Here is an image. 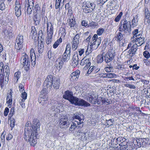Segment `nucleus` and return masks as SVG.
I'll list each match as a JSON object with an SVG mask.
<instances>
[{
    "mask_svg": "<svg viewBox=\"0 0 150 150\" xmlns=\"http://www.w3.org/2000/svg\"><path fill=\"white\" fill-rule=\"evenodd\" d=\"M145 13V18L144 23L145 24H148L149 25L150 23V13L148 8H145L144 10Z\"/></svg>",
    "mask_w": 150,
    "mask_h": 150,
    "instance_id": "18",
    "label": "nucleus"
},
{
    "mask_svg": "<svg viewBox=\"0 0 150 150\" xmlns=\"http://www.w3.org/2000/svg\"><path fill=\"white\" fill-rule=\"evenodd\" d=\"M12 90H10V93L7 94V96L6 102L10 105H11L12 103Z\"/></svg>",
    "mask_w": 150,
    "mask_h": 150,
    "instance_id": "27",
    "label": "nucleus"
},
{
    "mask_svg": "<svg viewBox=\"0 0 150 150\" xmlns=\"http://www.w3.org/2000/svg\"><path fill=\"white\" fill-rule=\"evenodd\" d=\"M73 104H74L76 105L84 106L85 107H87L90 105V104L84 100L79 99L76 97L73 102Z\"/></svg>",
    "mask_w": 150,
    "mask_h": 150,
    "instance_id": "12",
    "label": "nucleus"
},
{
    "mask_svg": "<svg viewBox=\"0 0 150 150\" xmlns=\"http://www.w3.org/2000/svg\"><path fill=\"white\" fill-rule=\"evenodd\" d=\"M72 123V124L71 125V127L69 128V131H71V132H74L75 130L77 128V126H76V125H77L76 123L73 122Z\"/></svg>",
    "mask_w": 150,
    "mask_h": 150,
    "instance_id": "42",
    "label": "nucleus"
},
{
    "mask_svg": "<svg viewBox=\"0 0 150 150\" xmlns=\"http://www.w3.org/2000/svg\"><path fill=\"white\" fill-rule=\"evenodd\" d=\"M80 74V71L79 70H76L73 72L71 74V76L73 79L77 80L79 77Z\"/></svg>",
    "mask_w": 150,
    "mask_h": 150,
    "instance_id": "29",
    "label": "nucleus"
},
{
    "mask_svg": "<svg viewBox=\"0 0 150 150\" xmlns=\"http://www.w3.org/2000/svg\"><path fill=\"white\" fill-rule=\"evenodd\" d=\"M60 104L58 103L57 102L55 103V104L52 105L48 111V116L50 115L52 117L54 116L57 113L59 112L60 111Z\"/></svg>",
    "mask_w": 150,
    "mask_h": 150,
    "instance_id": "5",
    "label": "nucleus"
},
{
    "mask_svg": "<svg viewBox=\"0 0 150 150\" xmlns=\"http://www.w3.org/2000/svg\"><path fill=\"white\" fill-rule=\"evenodd\" d=\"M53 81L54 80L52 76V75H48L44 81V85L47 88L50 87L52 85Z\"/></svg>",
    "mask_w": 150,
    "mask_h": 150,
    "instance_id": "17",
    "label": "nucleus"
},
{
    "mask_svg": "<svg viewBox=\"0 0 150 150\" xmlns=\"http://www.w3.org/2000/svg\"><path fill=\"white\" fill-rule=\"evenodd\" d=\"M47 35L51 36L53 35V28L52 23L50 22L47 23Z\"/></svg>",
    "mask_w": 150,
    "mask_h": 150,
    "instance_id": "23",
    "label": "nucleus"
},
{
    "mask_svg": "<svg viewBox=\"0 0 150 150\" xmlns=\"http://www.w3.org/2000/svg\"><path fill=\"white\" fill-rule=\"evenodd\" d=\"M57 62L58 63L57 65V69L59 70L62 68L65 62L62 60L61 57H60L57 59Z\"/></svg>",
    "mask_w": 150,
    "mask_h": 150,
    "instance_id": "25",
    "label": "nucleus"
},
{
    "mask_svg": "<svg viewBox=\"0 0 150 150\" xmlns=\"http://www.w3.org/2000/svg\"><path fill=\"white\" fill-rule=\"evenodd\" d=\"M122 15V12H120L119 14L115 18V21L116 22H118L120 21Z\"/></svg>",
    "mask_w": 150,
    "mask_h": 150,
    "instance_id": "51",
    "label": "nucleus"
},
{
    "mask_svg": "<svg viewBox=\"0 0 150 150\" xmlns=\"http://www.w3.org/2000/svg\"><path fill=\"white\" fill-rule=\"evenodd\" d=\"M125 86L126 87H129L130 88L134 89L136 87L134 85H131L130 84H125Z\"/></svg>",
    "mask_w": 150,
    "mask_h": 150,
    "instance_id": "58",
    "label": "nucleus"
},
{
    "mask_svg": "<svg viewBox=\"0 0 150 150\" xmlns=\"http://www.w3.org/2000/svg\"><path fill=\"white\" fill-rule=\"evenodd\" d=\"M21 76V73L19 71L16 72L14 74V81L16 83L17 82L18 80L20 78Z\"/></svg>",
    "mask_w": 150,
    "mask_h": 150,
    "instance_id": "33",
    "label": "nucleus"
},
{
    "mask_svg": "<svg viewBox=\"0 0 150 150\" xmlns=\"http://www.w3.org/2000/svg\"><path fill=\"white\" fill-rule=\"evenodd\" d=\"M80 35L76 34L73 38L71 42V47L73 49L76 50L79 44Z\"/></svg>",
    "mask_w": 150,
    "mask_h": 150,
    "instance_id": "11",
    "label": "nucleus"
},
{
    "mask_svg": "<svg viewBox=\"0 0 150 150\" xmlns=\"http://www.w3.org/2000/svg\"><path fill=\"white\" fill-rule=\"evenodd\" d=\"M70 55V54L64 53L62 57H61L62 60L64 62H67L69 59Z\"/></svg>",
    "mask_w": 150,
    "mask_h": 150,
    "instance_id": "34",
    "label": "nucleus"
},
{
    "mask_svg": "<svg viewBox=\"0 0 150 150\" xmlns=\"http://www.w3.org/2000/svg\"><path fill=\"white\" fill-rule=\"evenodd\" d=\"M81 126L80 125L77 126V128L73 132L74 135L76 137H78L79 139L81 140H86V139L85 132H83L82 129L79 127Z\"/></svg>",
    "mask_w": 150,
    "mask_h": 150,
    "instance_id": "4",
    "label": "nucleus"
},
{
    "mask_svg": "<svg viewBox=\"0 0 150 150\" xmlns=\"http://www.w3.org/2000/svg\"><path fill=\"white\" fill-rule=\"evenodd\" d=\"M21 62L22 64L24 66H25L28 67L30 65V59L26 54L23 53Z\"/></svg>",
    "mask_w": 150,
    "mask_h": 150,
    "instance_id": "14",
    "label": "nucleus"
},
{
    "mask_svg": "<svg viewBox=\"0 0 150 150\" xmlns=\"http://www.w3.org/2000/svg\"><path fill=\"white\" fill-rule=\"evenodd\" d=\"M30 124V122H28L26 124L24 138L26 141L30 142L31 146H34L36 144L35 139L38 134L37 131L39 130L40 124L39 120L35 119L33 120V125L29 129L28 127Z\"/></svg>",
    "mask_w": 150,
    "mask_h": 150,
    "instance_id": "1",
    "label": "nucleus"
},
{
    "mask_svg": "<svg viewBox=\"0 0 150 150\" xmlns=\"http://www.w3.org/2000/svg\"><path fill=\"white\" fill-rule=\"evenodd\" d=\"M63 98L68 100L71 104H73V102L76 98V97L73 96L72 93L68 91H66L65 92V94L63 96Z\"/></svg>",
    "mask_w": 150,
    "mask_h": 150,
    "instance_id": "10",
    "label": "nucleus"
},
{
    "mask_svg": "<svg viewBox=\"0 0 150 150\" xmlns=\"http://www.w3.org/2000/svg\"><path fill=\"white\" fill-rule=\"evenodd\" d=\"M113 69V67H107L105 68V70L107 72H111Z\"/></svg>",
    "mask_w": 150,
    "mask_h": 150,
    "instance_id": "57",
    "label": "nucleus"
},
{
    "mask_svg": "<svg viewBox=\"0 0 150 150\" xmlns=\"http://www.w3.org/2000/svg\"><path fill=\"white\" fill-rule=\"evenodd\" d=\"M138 15H136L133 17V18L132 20V24L131 26L132 27H134L136 26L137 25V23L138 21Z\"/></svg>",
    "mask_w": 150,
    "mask_h": 150,
    "instance_id": "35",
    "label": "nucleus"
},
{
    "mask_svg": "<svg viewBox=\"0 0 150 150\" xmlns=\"http://www.w3.org/2000/svg\"><path fill=\"white\" fill-rule=\"evenodd\" d=\"M52 35L51 36L48 35L47 39L46 40V43L47 44H50L52 40Z\"/></svg>",
    "mask_w": 150,
    "mask_h": 150,
    "instance_id": "48",
    "label": "nucleus"
},
{
    "mask_svg": "<svg viewBox=\"0 0 150 150\" xmlns=\"http://www.w3.org/2000/svg\"><path fill=\"white\" fill-rule=\"evenodd\" d=\"M106 123L107 124V125H108L109 126H111L114 123H113V120H112L111 119H110L109 120H106Z\"/></svg>",
    "mask_w": 150,
    "mask_h": 150,
    "instance_id": "54",
    "label": "nucleus"
},
{
    "mask_svg": "<svg viewBox=\"0 0 150 150\" xmlns=\"http://www.w3.org/2000/svg\"><path fill=\"white\" fill-rule=\"evenodd\" d=\"M101 38H99L98 39L95 40L94 42H91L89 44L92 50H95L98 47L101 43Z\"/></svg>",
    "mask_w": 150,
    "mask_h": 150,
    "instance_id": "16",
    "label": "nucleus"
},
{
    "mask_svg": "<svg viewBox=\"0 0 150 150\" xmlns=\"http://www.w3.org/2000/svg\"><path fill=\"white\" fill-rule=\"evenodd\" d=\"M9 111V109L7 107H6L5 108L4 112V115L5 116H6L7 115Z\"/></svg>",
    "mask_w": 150,
    "mask_h": 150,
    "instance_id": "63",
    "label": "nucleus"
},
{
    "mask_svg": "<svg viewBox=\"0 0 150 150\" xmlns=\"http://www.w3.org/2000/svg\"><path fill=\"white\" fill-rule=\"evenodd\" d=\"M107 78H112L116 77L117 75L114 73H107Z\"/></svg>",
    "mask_w": 150,
    "mask_h": 150,
    "instance_id": "49",
    "label": "nucleus"
},
{
    "mask_svg": "<svg viewBox=\"0 0 150 150\" xmlns=\"http://www.w3.org/2000/svg\"><path fill=\"white\" fill-rule=\"evenodd\" d=\"M39 102L42 105H44L45 104H47V100L46 101L45 100H44V99L43 100H39Z\"/></svg>",
    "mask_w": 150,
    "mask_h": 150,
    "instance_id": "56",
    "label": "nucleus"
},
{
    "mask_svg": "<svg viewBox=\"0 0 150 150\" xmlns=\"http://www.w3.org/2000/svg\"><path fill=\"white\" fill-rule=\"evenodd\" d=\"M72 62V65L74 67H76L79 63V58L77 54H74L73 56Z\"/></svg>",
    "mask_w": 150,
    "mask_h": 150,
    "instance_id": "22",
    "label": "nucleus"
},
{
    "mask_svg": "<svg viewBox=\"0 0 150 150\" xmlns=\"http://www.w3.org/2000/svg\"><path fill=\"white\" fill-rule=\"evenodd\" d=\"M23 37L19 34L16 40L15 44V49L17 52H19L22 49L23 46Z\"/></svg>",
    "mask_w": 150,
    "mask_h": 150,
    "instance_id": "6",
    "label": "nucleus"
},
{
    "mask_svg": "<svg viewBox=\"0 0 150 150\" xmlns=\"http://www.w3.org/2000/svg\"><path fill=\"white\" fill-rule=\"evenodd\" d=\"M87 94L89 99V102L94 104H96V101H97L98 99L97 96L96 95L94 94L92 92H89Z\"/></svg>",
    "mask_w": 150,
    "mask_h": 150,
    "instance_id": "15",
    "label": "nucleus"
},
{
    "mask_svg": "<svg viewBox=\"0 0 150 150\" xmlns=\"http://www.w3.org/2000/svg\"><path fill=\"white\" fill-rule=\"evenodd\" d=\"M104 29L103 28L98 29L96 33L98 35H101L104 32Z\"/></svg>",
    "mask_w": 150,
    "mask_h": 150,
    "instance_id": "50",
    "label": "nucleus"
},
{
    "mask_svg": "<svg viewBox=\"0 0 150 150\" xmlns=\"http://www.w3.org/2000/svg\"><path fill=\"white\" fill-rule=\"evenodd\" d=\"M90 58H86L84 57L82 59L80 63V65L81 66H83L86 65L84 68L86 69L88 68L90 66L91 63L90 62Z\"/></svg>",
    "mask_w": 150,
    "mask_h": 150,
    "instance_id": "20",
    "label": "nucleus"
},
{
    "mask_svg": "<svg viewBox=\"0 0 150 150\" xmlns=\"http://www.w3.org/2000/svg\"><path fill=\"white\" fill-rule=\"evenodd\" d=\"M124 38V35L121 33L118 32L116 35L115 37V39L117 42H120Z\"/></svg>",
    "mask_w": 150,
    "mask_h": 150,
    "instance_id": "26",
    "label": "nucleus"
},
{
    "mask_svg": "<svg viewBox=\"0 0 150 150\" xmlns=\"http://www.w3.org/2000/svg\"><path fill=\"white\" fill-rule=\"evenodd\" d=\"M30 34L32 37H34L35 38L37 36V33L35 28H32L30 33Z\"/></svg>",
    "mask_w": 150,
    "mask_h": 150,
    "instance_id": "47",
    "label": "nucleus"
},
{
    "mask_svg": "<svg viewBox=\"0 0 150 150\" xmlns=\"http://www.w3.org/2000/svg\"><path fill=\"white\" fill-rule=\"evenodd\" d=\"M130 29L131 25L130 21L125 20L122 21L120 22L119 28V31L129 33L130 31Z\"/></svg>",
    "mask_w": 150,
    "mask_h": 150,
    "instance_id": "3",
    "label": "nucleus"
},
{
    "mask_svg": "<svg viewBox=\"0 0 150 150\" xmlns=\"http://www.w3.org/2000/svg\"><path fill=\"white\" fill-rule=\"evenodd\" d=\"M14 110L13 108H12L11 109L10 113L9 114V117H11L13 116L14 112Z\"/></svg>",
    "mask_w": 150,
    "mask_h": 150,
    "instance_id": "64",
    "label": "nucleus"
},
{
    "mask_svg": "<svg viewBox=\"0 0 150 150\" xmlns=\"http://www.w3.org/2000/svg\"><path fill=\"white\" fill-rule=\"evenodd\" d=\"M5 8V5L4 1L0 2V10H4Z\"/></svg>",
    "mask_w": 150,
    "mask_h": 150,
    "instance_id": "53",
    "label": "nucleus"
},
{
    "mask_svg": "<svg viewBox=\"0 0 150 150\" xmlns=\"http://www.w3.org/2000/svg\"><path fill=\"white\" fill-rule=\"evenodd\" d=\"M138 45L136 43L133 45L132 47L129 50L130 53H131L132 54H134L137 49Z\"/></svg>",
    "mask_w": 150,
    "mask_h": 150,
    "instance_id": "31",
    "label": "nucleus"
},
{
    "mask_svg": "<svg viewBox=\"0 0 150 150\" xmlns=\"http://www.w3.org/2000/svg\"><path fill=\"white\" fill-rule=\"evenodd\" d=\"M21 4L16 0V2L15 7V12L17 17H19L21 15Z\"/></svg>",
    "mask_w": 150,
    "mask_h": 150,
    "instance_id": "19",
    "label": "nucleus"
},
{
    "mask_svg": "<svg viewBox=\"0 0 150 150\" xmlns=\"http://www.w3.org/2000/svg\"><path fill=\"white\" fill-rule=\"evenodd\" d=\"M3 63L2 62L0 63V85L1 88L2 89L5 83H7L8 77L6 76L5 77L4 80V69H3Z\"/></svg>",
    "mask_w": 150,
    "mask_h": 150,
    "instance_id": "2",
    "label": "nucleus"
},
{
    "mask_svg": "<svg viewBox=\"0 0 150 150\" xmlns=\"http://www.w3.org/2000/svg\"><path fill=\"white\" fill-rule=\"evenodd\" d=\"M3 69H4V71L6 73V75H7L8 73L9 72V68L7 66H5L3 67Z\"/></svg>",
    "mask_w": 150,
    "mask_h": 150,
    "instance_id": "59",
    "label": "nucleus"
},
{
    "mask_svg": "<svg viewBox=\"0 0 150 150\" xmlns=\"http://www.w3.org/2000/svg\"><path fill=\"white\" fill-rule=\"evenodd\" d=\"M64 53H65L70 54V45L67 44Z\"/></svg>",
    "mask_w": 150,
    "mask_h": 150,
    "instance_id": "46",
    "label": "nucleus"
},
{
    "mask_svg": "<svg viewBox=\"0 0 150 150\" xmlns=\"http://www.w3.org/2000/svg\"><path fill=\"white\" fill-rule=\"evenodd\" d=\"M106 54L114 58L115 55V50L113 49H110L108 51V53Z\"/></svg>",
    "mask_w": 150,
    "mask_h": 150,
    "instance_id": "38",
    "label": "nucleus"
},
{
    "mask_svg": "<svg viewBox=\"0 0 150 150\" xmlns=\"http://www.w3.org/2000/svg\"><path fill=\"white\" fill-rule=\"evenodd\" d=\"M44 90H42L41 92V94L40 95V98L41 100L44 99L46 101L47 100V95L46 93H44Z\"/></svg>",
    "mask_w": 150,
    "mask_h": 150,
    "instance_id": "39",
    "label": "nucleus"
},
{
    "mask_svg": "<svg viewBox=\"0 0 150 150\" xmlns=\"http://www.w3.org/2000/svg\"><path fill=\"white\" fill-rule=\"evenodd\" d=\"M33 19L36 25H39L41 20L40 14L36 13L33 17Z\"/></svg>",
    "mask_w": 150,
    "mask_h": 150,
    "instance_id": "28",
    "label": "nucleus"
},
{
    "mask_svg": "<svg viewBox=\"0 0 150 150\" xmlns=\"http://www.w3.org/2000/svg\"><path fill=\"white\" fill-rule=\"evenodd\" d=\"M131 41L134 43H135L138 46H140L143 44L145 41V39L144 37L142 35L141 36H139L135 38L132 39Z\"/></svg>",
    "mask_w": 150,
    "mask_h": 150,
    "instance_id": "13",
    "label": "nucleus"
},
{
    "mask_svg": "<svg viewBox=\"0 0 150 150\" xmlns=\"http://www.w3.org/2000/svg\"><path fill=\"white\" fill-rule=\"evenodd\" d=\"M104 57V60L106 63H109L110 62L114 59L106 54Z\"/></svg>",
    "mask_w": 150,
    "mask_h": 150,
    "instance_id": "40",
    "label": "nucleus"
},
{
    "mask_svg": "<svg viewBox=\"0 0 150 150\" xmlns=\"http://www.w3.org/2000/svg\"><path fill=\"white\" fill-rule=\"evenodd\" d=\"M30 58L31 64L33 66H34L35 64L36 56L34 49L31 48L30 50Z\"/></svg>",
    "mask_w": 150,
    "mask_h": 150,
    "instance_id": "21",
    "label": "nucleus"
},
{
    "mask_svg": "<svg viewBox=\"0 0 150 150\" xmlns=\"http://www.w3.org/2000/svg\"><path fill=\"white\" fill-rule=\"evenodd\" d=\"M62 42V39L61 38L57 40L53 44V48H56Z\"/></svg>",
    "mask_w": 150,
    "mask_h": 150,
    "instance_id": "44",
    "label": "nucleus"
},
{
    "mask_svg": "<svg viewBox=\"0 0 150 150\" xmlns=\"http://www.w3.org/2000/svg\"><path fill=\"white\" fill-rule=\"evenodd\" d=\"M132 34L133 37L131 38V40H132V39L133 40V39L135 38H136L139 36H141L142 35L141 34L140 32L138 31V30L137 29L134 30L132 32Z\"/></svg>",
    "mask_w": 150,
    "mask_h": 150,
    "instance_id": "30",
    "label": "nucleus"
},
{
    "mask_svg": "<svg viewBox=\"0 0 150 150\" xmlns=\"http://www.w3.org/2000/svg\"><path fill=\"white\" fill-rule=\"evenodd\" d=\"M33 6L28 5V6L25 4V10H27V13L28 14H30L32 12L33 9Z\"/></svg>",
    "mask_w": 150,
    "mask_h": 150,
    "instance_id": "36",
    "label": "nucleus"
},
{
    "mask_svg": "<svg viewBox=\"0 0 150 150\" xmlns=\"http://www.w3.org/2000/svg\"><path fill=\"white\" fill-rule=\"evenodd\" d=\"M15 120L12 119L11 120L10 122V127L13 128L14 127L15 125Z\"/></svg>",
    "mask_w": 150,
    "mask_h": 150,
    "instance_id": "62",
    "label": "nucleus"
},
{
    "mask_svg": "<svg viewBox=\"0 0 150 150\" xmlns=\"http://www.w3.org/2000/svg\"><path fill=\"white\" fill-rule=\"evenodd\" d=\"M106 102V100L105 98L102 97H99L97 100L96 103L98 105H102L105 103Z\"/></svg>",
    "mask_w": 150,
    "mask_h": 150,
    "instance_id": "37",
    "label": "nucleus"
},
{
    "mask_svg": "<svg viewBox=\"0 0 150 150\" xmlns=\"http://www.w3.org/2000/svg\"><path fill=\"white\" fill-rule=\"evenodd\" d=\"M144 56L147 59H149L150 57V55L149 52L147 51H145L143 54Z\"/></svg>",
    "mask_w": 150,
    "mask_h": 150,
    "instance_id": "52",
    "label": "nucleus"
},
{
    "mask_svg": "<svg viewBox=\"0 0 150 150\" xmlns=\"http://www.w3.org/2000/svg\"><path fill=\"white\" fill-rule=\"evenodd\" d=\"M83 120H84V116L82 114L76 113L74 114L73 121V122H76L78 125L81 124L83 125Z\"/></svg>",
    "mask_w": 150,
    "mask_h": 150,
    "instance_id": "7",
    "label": "nucleus"
},
{
    "mask_svg": "<svg viewBox=\"0 0 150 150\" xmlns=\"http://www.w3.org/2000/svg\"><path fill=\"white\" fill-rule=\"evenodd\" d=\"M60 84V79H56L54 80L52 83V85L54 89H57L59 88Z\"/></svg>",
    "mask_w": 150,
    "mask_h": 150,
    "instance_id": "24",
    "label": "nucleus"
},
{
    "mask_svg": "<svg viewBox=\"0 0 150 150\" xmlns=\"http://www.w3.org/2000/svg\"><path fill=\"white\" fill-rule=\"evenodd\" d=\"M97 59L98 63H101L104 60V57L102 54H99L97 57Z\"/></svg>",
    "mask_w": 150,
    "mask_h": 150,
    "instance_id": "43",
    "label": "nucleus"
},
{
    "mask_svg": "<svg viewBox=\"0 0 150 150\" xmlns=\"http://www.w3.org/2000/svg\"><path fill=\"white\" fill-rule=\"evenodd\" d=\"M19 91L20 92H22L25 91L24 90V86L23 84H20L19 86Z\"/></svg>",
    "mask_w": 150,
    "mask_h": 150,
    "instance_id": "60",
    "label": "nucleus"
},
{
    "mask_svg": "<svg viewBox=\"0 0 150 150\" xmlns=\"http://www.w3.org/2000/svg\"><path fill=\"white\" fill-rule=\"evenodd\" d=\"M40 8L39 5H35V9H34V12L35 14L36 13L39 14V12H40Z\"/></svg>",
    "mask_w": 150,
    "mask_h": 150,
    "instance_id": "45",
    "label": "nucleus"
},
{
    "mask_svg": "<svg viewBox=\"0 0 150 150\" xmlns=\"http://www.w3.org/2000/svg\"><path fill=\"white\" fill-rule=\"evenodd\" d=\"M68 22H69V25L71 27H74L76 24V21L74 18L71 19H69L67 20Z\"/></svg>",
    "mask_w": 150,
    "mask_h": 150,
    "instance_id": "41",
    "label": "nucleus"
},
{
    "mask_svg": "<svg viewBox=\"0 0 150 150\" xmlns=\"http://www.w3.org/2000/svg\"><path fill=\"white\" fill-rule=\"evenodd\" d=\"M64 0H56L55 7L56 9L59 8L60 5H63Z\"/></svg>",
    "mask_w": 150,
    "mask_h": 150,
    "instance_id": "32",
    "label": "nucleus"
},
{
    "mask_svg": "<svg viewBox=\"0 0 150 150\" xmlns=\"http://www.w3.org/2000/svg\"><path fill=\"white\" fill-rule=\"evenodd\" d=\"M70 124V120L66 116L61 117L59 120V125L62 128L67 127L69 126Z\"/></svg>",
    "mask_w": 150,
    "mask_h": 150,
    "instance_id": "8",
    "label": "nucleus"
},
{
    "mask_svg": "<svg viewBox=\"0 0 150 150\" xmlns=\"http://www.w3.org/2000/svg\"><path fill=\"white\" fill-rule=\"evenodd\" d=\"M21 97V98H23L22 100H25L27 98V93L25 91L22 92Z\"/></svg>",
    "mask_w": 150,
    "mask_h": 150,
    "instance_id": "55",
    "label": "nucleus"
},
{
    "mask_svg": "<svg viewBox=\"0 0 150 150\" xmlns=\"http://www.w3.org/2000/svg\"><path fill=\"white\" fill-rule=\"evenodd\" d=\"M33 0H28V3H27L26 5L28 6V5L34 6ZM26 2L27 3L26 1Z\"/></svg>",
    "mask_w": 150,
    "mask_h": 150,
    "instance_id": "61",
    "label": "nucleus"
},
{
    "mask_svg": "<svg viewBox=\"0 0 150 150\" xmlns=\"http://www.w3.org/2000/svg\"><path fill=\"white\" fill-rule=\"evenodd\" d=\"M96 5L93 2H87L86 4V6L83 8V11L86 13L92 12L94 9Z\"/></svg>",
    "mask_w": 150,
    "mask_h": 150,
    "instance_id": "9",
    "label": "nucleus"
}]
</instances>
